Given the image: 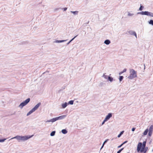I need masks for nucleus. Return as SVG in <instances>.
<instances>
[{
  "mask_svg": "<svg viewBox=\"0 0 153 153\" xmlns=\"http://www.w3.org/2000/svg\"><path fill=\"white\" fill-rule=\"evenodd\" d=\"M148 132V128H147L144 132L143 133V134L144 135H147Z\"/></svg>",
  "mask_w": 153,
  "mask_h": 153,
  "instance_id": "17",
  "label": "nucleus"
},
{
  "mask_svg": "<svg viewBox=\"0 0 153 153\" xmlns=\"http://www.w3.org/2000/svg\"><path fill=\"white\" fill-rule=\"evenodd\" d=\"M7 139L6 138H4V139H1L0 140V142L1 143H3L4 141L5 140Z\"/></svg>",
  "mask_w": 153,
  "mask_h": 153,
  "instance_id": "27",
  "label": "nucleus"
},
{
  "mask_svg": "<svg viewBox=\"0 0 153 153\" xmlns=\"http://www.w3.org/2000/svg\"><path fill=\"white\" fill-rule=\"evenodd\" d=\"M149 23L151 25H152L153 26V20H150L149 22Z\"/></svg>",
  "mask_w": 153,
  "mask_h": 153,
  "instance_id": "23",
  "label": "nucleus"
},
{
  "mask_svg": "<svg viewBox=\"0 0 153 153\" xmlns=\"http://www.w3.org/2000/svg\"><path fill=\"white\" fill-rule=\"evenodd\" d=\"M135 128H132L131 130H132V131H134V130H135Z\"/></svg>",
  "mask_w": 153,
  "mask_h": 153,
  "instance_id": "36",
  "label": "nucleus"
},
{
  "mask_svg": "<svg viewBox=\"0 0 153 153\" xmlns=\"http://www.w3.org/2000/svg\"><path fill=\"white\" fill-rule=\"evenodd\" d=\"M33 136V135L30 136V135H25V136H20V135H17L14 137L11 138L9 140L16 139L19 142L23 141H24L27 140L31 138Z\"/></svg>",
  "mask_w": 153,
  "mask_h": 153,
  "instance_id": "1",
  "label": "nucleus"
},
{
  "mask_svg": "<svg viewBox=\"0 0 153 153\" xmlns=\"http://www.w3.org/2000/svg\"><path fill=\"white\" fill-rule=\"evenodd\" d=\"M137 14L142 15H146L151 17H153V13L149 11H142L137 13Z\"/></svg>",
  "mask_w": 153,
  "mask_h": 153,
  "instance_id": "6",
  "label": "nucleus"
},
{
  "mask_svg": "<svg viewBox=\"0 0 153 153\" xmlns=\"http://www.w3.org/2000/svg\"><path fill=\"white\" fill-rule=\"evenodd\" d=\"M124 132V131H122L120 133V134L118 135V136H117L118 137V138L120 137H121V136L123 134Z\"/></svg>",
  "mask_w": 153,
  "mask_h": 153,
  "instance_id": "19",
  "label": "nucleus"
},
{
  "mask_svg": "<svg viewBox=\"0 0 153 153\" xmlns=\"http://www.w3.org/2000/svg\"><path fill=\"white\" fill-rule=\"evenodd\" d=\"M61 131H62V132L63 134H66V133H67L68 132L65 129H63Z\"/></svg>",
  "mask_w": 153,
  "mask_h": 153,
  "instance_id": "16",
  "label": "nucleus"
},
{
  "mask_svg": "<svg viewBox=\"0 0 153 153\" xmlns=\"http://www.w3.org/2000/svg\"><path fill=\"white\" fill-rule=\"evenodd\" d=\"M74 103V101L73 100H71L69 101L68 103V104L70 105H73Z\"/></svg>",
  "mask_w": 153,
  "mask_h": 153,
  "instance_id": "24",
  "label": "nucleus"
},
{
  "mask_svg": "<svg viewBox=\"0 0 153 153\" xmlns=\"http://www.w3.org/2000/svg\"><path fill=\"white\" fill-rule=\"evenodd\" d=\"M146 143V141L143 142V144L141 142L138 143L137 148V152H139L140 151L141 152H143L144 149L145 148Z\"/></svg>",
  "mask_w": 153,
  "mask_h": 153,
  "instance_id": "2",
  "label": "nucleus"
},
{
  "mask_svg": "<svg viewBox=\"0 0 153 153\" xmlns=\"http://www.w3.org/2000/svg\"><path fill=\"white\" fill-rule=\"evenodd\" d=\"M152 152H153V149H152Z\"/></svg>",
  "mask_w": 153,
  "mask_h": 153,
  "instance_id": "39",
  "label": "nucleus"
},
{
  "mask_svg": "<svg viewBox=\"0 0 153 153\" xmlns=\"http://www.w3.org/2000/svg\"><path fill=\"white\" fill-rule=\"evenodd\" d=\"M67 7L63 8V9L64 11H66L67 10Z\"/></svg>",
  "mask_w": 153,
  "mask_h": 153,
  "instance_id": "35",
  "label": "nucleus"
},
{
  "mask_svg": "<svg viewBox=\"0 0 153 153\" xmlns=\"http://www.w3.org/2000/svg\"><path fill=\"white\" fill-rule=\"evenodd\" d=\"M127 142H128L127 141H125L122 144H124L127 143Z\"/></svg>",
  "mask_w": 153,
  "mask_h": 153,
  "instance_id": "37",
  "label": "nucleus"
},
{
  "mask_svg": "<svg viewBox=\"0 0 153 153\" xmlns=\"http://www.w3.org/2000/svg\"><path fill=\"white\" fill-rule=\"evenodd\" d=\"M137 72L133 69L129 70V75L128 78L130 79H132L137 77Z\"/></svg>",
  "mask_w": 153,
  "mask_h": 153,
  "instance_id": "3",
  "label": "nucleus"
},
{
  "mask_svg": "<svg viewBox=\"0 0 153 153\" xmlns=\"http://www.w3.org/2000/svg\"><path fill=\"white\" fill-rule=\"evenodd\" d=\"M0 153H1V152H0Z\"/></svg>",
  "mask_w": 153,
  "mask_h": 153,
  "instance_id": "40",
  "label": "nucleus"
},
{
  "mask_svg": "<svg viewBox=\"0 0 153 153\" xmlns=\"http://www.w3.org/2000/svg\"><path fill=\"white\" fill-rule=\"evenodd\" d=\"M41 105V103L40 102L38 103L27 114V116H29L33 112H34L39 108Z\"/></svg>",
  "mask_w": 153,
  "mask_h": 153,
  "instance_id": "5",
  "label": "nucleus"
},
{
  "mask_svg": "<svg viewBox=\"0 0 153 153\" xmlns=\"http://www.w3.org/2000/svg\"><path fill=\"white\" fill-rule=\"evenodd\" d=\"M123 145V144H122L121 145L118 146V148H120Z\"/></svg>",
  "mask_w": 153,
  "mask_h": 153,
  "instance_id": "34",
  "label": "nucleus"
},
{
  "mask_svg": "<svg viewBox=\"0 0 153 153\" xmlns=\"http://www.w3.org/2000/svg\"><path fill=\"white\" fill-rule=\"evenodd\" d=\"M106 73H104L102 77H103L106 79H108V77L109 76L106 75Z\"/></svg>",
  "mask_w": 153,
  "mask_h": 153,
  "instance_id": "12",
  "label": "nucleus"
},
{
  "mask_svg": "<svg viewBox=\"0 0 153 153\" xmlns=\"http://www.w3.org/2000/svg\"><path fill=\"white\" fill-rule=\"evenodd\" d=\"M77 36V35H76V36H75L73 38H72L71 40H70V41L69 42H68L67 43V45H68V44H69L71 43V42H72Z\"/></svg>",
  "mask_w": 153,
  "mask_h": 153,
  "instance_id": "22",
  "label": "nucleus"
},
{
  "mask_svg": "<svg viewBox=\"0 0 153 153\" xmlns=\"http://www.w3.org/2000/svg\"><path fill=\"white\" fill-rule=\"evenodd\" d=\"M66 116L67 115H62L58 117H55L50 120H48L46 121V122L53 123L58 120H62L63 119H65Z\"/></svg>",
  "mask_w": 153,
  "mask_h": 153,
  "instance_id": "4",
  "label": "nucleus"
},
{
  "mask_svg": "<svg viewBox=\"0 0 153 153\" xmlns=\"http://www.w3.org/2000/svg\"><path fill=\"white\" fill-rule=\"evenodd\" d=\"M123 148H122L121 149L117 151V153H120L122 151L123 149Z\"/></svg>",
  "mask_w": 153,
  "mask_h": 153,
  "instance_id": "29",
  "label": "nucleus"
},
{
  "mask_svg": "<svg viewBox=\"0 0 153 153\" xmlns=\"http://www.w3.org/2000/svg\"><path fill=\"white\" fill-rule=\"evenodd\" d=\"M146 148H145L144 149V151L143 152V153H146Z\"/></svg>",
  "mask_w": 153,
  "mask_h": 153,
  "instance_id": "32",
  "label": "nucleus"
},
{
  "mask_svg": "<svg viewBox=\"0 0 153 153\" xmlns=\"http://www.w3.org/2000/svg\"><path fill=\"white\" fill-rule=\"evenodd\" d=\"M153 131V125H151L148 128V135L150 137L152 136Z\"/></svg>",
  "mask_w": 153,
  "mask_h": 153,
  "instance_id": "8",
  "label": "nucleus"
},
{
  "mask_svg": "<svg viewBox=\"0 0 153 153\" xmlns=\"http://www.w3.org/2000/svg\"><path fill=\"white\" fill-rule=\"evenodd\" d=\"M107 121V120H106L105 119H104V120L103 121L101 124V126L103 125L105 123V122Z\"/></svg>",
  "mask_w": 153,
  "mask_h": 153,
  "instance_id": "28",
  "label": "nucleus"
},
{
  "mask_svg": "<svg viewBox=\"0 0 153 153\" xmlns=\"http://www.w3.org/2000/svg\"><path fill=\"white\" fill-rule=\"evenodd\" d=\"M127 16H128L131 17L134 15V13L128 11L127 12Z\"/></svg>",
  "mask_w": 153,
  "mask_h": 153,
  "instance_id": "11",
  "label": "nucleus"
},
{
  "mask_svg": "<svg viewBox=\"0 0 153 153\" xmlns=\"http://www.w3.org/2000/svg\"><path fill=\"white\" fill-rule=\"evenodd\" d=\"M30 101V99L28 98L25 100L21 103L19 106V107L21 108H22L23 107L26 105Z\"/></svg>",
  "mask_w": 153,
  "mask_h": 153,
  "instance_id": "7",
  "label": "nucleus"
},
{
  "mask_svg": "<svg viewBox=\"0 0 153 153\" xmlns=\"http://www.w3.org/2000/svg\"><path fill=\"white\" fill-rule=\"evenodd\" d=\"M108 139H107L103 143V145H104L107 142V141H108Z\"/></svg>",
  "mask_w": 153,
  "mask_h": 153,
  "instance_id": "30",
  "label": "nucleus"
},
{
  "mask_svg": "<svg viewBox=\"0 0 153 153\" xmlns=\"http://www.w3.org/2000/svg\"><path fill=\"white\" fill-rule=\"evenodd\" d=\"M144 7L142 5H140V8H139V10L140 11H141L143 10V8Z\"/></svg>",
  "mask_w": 153,
  "mask_h": 153,
  "instance_id": "26",
  "label": "nucleus"
},
{
  "mask_svg": "<svg viewBox=\"0 0 153 153\" xmlns=\"http://www.w3.org/2000/svg\"><path fill=\"white\" fill-rule=\"evenodd\" d=\"M128 33L130 35L135 36L136 38H137V34L135 31L133 30H130L128 31Z\"/></svg>",
  "mask_w": 153,
  "mask_h": 153,
  "instance_id": "9",
  "label": "nucleus"
},
{
  "mask_svg": "<svg viewBox=\"0 0 153 153\" xmlns=\"http://www.w3.org/2000/svg\"><path fill=\"white\" fill-rule=\"evenodd\" d=\"M55 132L56 131H52L50 134L51 136H54L55 134Z\"/></svg>",
  "mask_w": 153,
  "mask_h": 153,
  "instance_id": "20",
  "label": "nucleus"
},
{
  "mask_svg": "<svg viewBox=\"0 0 153 153\" xmlns=\"http://www.w3.org/2000/svg\"><path fill=\"white\" fill-rule=\"evenodd\" d=\"M108 79L111 82H112L113 80V78L111 76H109L108 77Z\"/></svg>",
  "mask_w": 153,
  "mask_h": 153,
  "instance_id": "15",
  "label": "nucleus"
},
{
  "mask_svg": "<svg viewBox=\"0 0 153 153\" xmlns=\"http://www.w3.org/2000/svg\"><path fill=\"white\" fill-rule=\"evenodd\" d=\"M104 145H103V144L101 149H100V150H101L103 147L104 146Z\"/></svg>",
  "mask_w": 153,
  "mask_h": 153,
  "instance_id": "38",
  "label": "nucleus"
},
{
  "mask_svg": "<svg viewBox=\"0 0 153 153\" xmlns=\"http://www.w3.org/2000/svg\"><path fill=\"white\" fill-rule=\"evenodd\" d=\"M123 78V76H120L119 79L120 81V82L122 81Z\"/></svg>",
  "mask_w": 153,
  "mask_h": 153,
  "instance_id": "25",
  "label": "nucleus"
},
{
  "mask_svg": "<svg viewBox=\"0 0 153 153\" xmlns=\"http://www.w3.org/2000/svg\"><path fill=\"white\" fill-rule=\"evenodd\" d=\"M67 41V40H60V42L61 43L62 42H65V41Z\"/></svg>",
  "mask_w": 153,
  "mask_h": 153,
  "instance_id": "33",
  "label": "nucleus"
},
{
  "mask_svg": "<svg viewBox=\"0 0 153 153\" xmlns=\"http://www.w3.org/2000/svg\"><path fill=\"white\" fill-rule=\"evenodd\" d=\"M111 43L110 41L108 39H107L105 41L104 43L106 45H108Z\"/></svg>",
  "mask_w": 153,
  "mask_h": 153,
  "instance_id": "13",
  "label": "nucleus"
},
{
  "mask_svg": "<svg viewBox=\"0 0 153 153\" xmlns=\"http://www.w3.org/2000/svg\"><path fill=\"white\" fill-rule=\"evenodd\" d=\"M55 42L57 43H61L60 42V40H56L54 42Z\"/></svg>",
  "mask_w": 153,
  "mask_h": 153,
  "instance_id": "31",
  "label": "nucleus"
},
{
  "mask_svg": "<svg viewBox=\"0 0 153 153\" xmlns=\"http://www.w3.org/2000/svg\"><path fill=\"white\" fill-rule=\"evenodd\" d=\"M71 13H73L74 15H77L78 13V11H71Z\"/></svg>",
  "mask_w": 153,
  "mask_h": 153,
  "instance_id": "18",
  "label": "nucleus"
},
{
  "mask_svg": "<svg viewBox=\"0 0 153 153\" xmlns=\"http://www.w3.org/2000/svg\"><path fill=\"white\" fill-rule=\"evenodd\" d=\"M112 114L111 113H109L108 114V115H107L105 119L106 120L108 121V120L112 116Z\"/></svg>",
  "mask_w": 153,
  "mask_h": 153,
  "instance_id": "10",
  "label": "nucleus"
},
{
  "mask_svg": "<svg viewBox=\"0 0 153 153\" xmlns=\"http://www.w3.org/2000/svg\"><path fill=\"white\" fill-rule=\"evenodd\" d=\"M126 68H125L124 69L123 71L120 72V73H119V74L120 75H121V74H123V73H124V72H126Z\"/></svg>",
  "mask_w": 153,
  "mask_h": 153,
  "instance_id": "21",
  "label": "nucleus"
},
{
  "mask_svg": "<svg viewBox=\"0 0 153 153\" xmlns=\"http://www.w3.org/2000/svg\"><path fill=\"white\" fill-rule=\"evenodd\" d=\"M68 104L66 102L63 103L62 105V108H65L68 105Z\"/></svg>",
  "mask_w": 153,
  "mask_h": 153,
  "instance_id": "14",
  "label": "nucleus"
}]
</instances>
